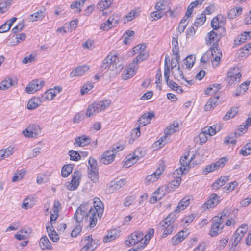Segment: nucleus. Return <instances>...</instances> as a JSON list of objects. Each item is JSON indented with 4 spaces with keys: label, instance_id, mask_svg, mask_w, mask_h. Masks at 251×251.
Returning <instances> with one entry per match:
<instances>
[{
    "label": "nucleus",
    "instance_id": "nucleus-52",
    "mask_svg": "<svg viewBox=\"0 0 251 251\" xmlns=\"http://www.w3.org/2000/svg\"><path fill=\"white\" fill-rule=\"evenodd\" d=\"M55 96L54 90L53 89H49L44 94L43 97L46 100H52Z\"/></svg>",
    "mask_w": 251,
    "mask_h": 251
},
{
    "label": "nucleus",
    "instance_id": "nucleus-19",
    "mask_svg": "<svg viewBox=\"0 0 251 251\" xmlns=\"http://www.w3.org/2000/svg\"><path fill=\"white\" fill-rule=\"evenodd\" d=\"M190 200V196L184 197L178 203V204L176 208L175 211L176 212H179L181 210H184L189 205Z\"/></svg>",
    "mask_w": 251,
    "mask_h": 251
},
{
    "label": "nucleus",
    "instance_id": "nucleus-18",
    "mask_svg": "<svg viewBox=\"0 0 251 251\" xmlns=\"http://www.w3.org/2000/svg\"><path fill=\"white\" fill-rule=\"evenodd\" d=\"M209 51L210 54H211L214 57V61L217 62L216 66H218L220 64L221 57L222 55L221 50L220 49H218L217 46H215L211 47V50Z\"/></svg>",
    "mask_w": 251,
    "mask_h": 251
},
{
    "label": "nucleus",
    "instance_id": "nucleus-49",
    "mask_svg": "<svg viewBox=\"0 0 251 251\" xmlns=\"http://www.w3.org/2000/svg\"><path fill=\"white\" fill-rule=\"evenodd\" d=\"M154 233V229L150 228L149 229L148 233L146 235H144V247L148 243L150 240L152 238Z\"/></svg>",
    "mask_w": 251,
    "mask_h": 251
},
{
    "label": "nucleus",
    "instance_id": "nucleus-32",
    "mask_svg": "<svg viewBox=\"0 0 251 251\" xmlns=\"http://www.w3.org/2000/svg\"><path fill=\"white\" fill-rule=\"evenodd\" d=\"M45 84V82L42 79L32 80V93L40 90Z\"/></svg>",
    "mask_w": 251,
    "mask_h": 251
},
{
    "label": "nucleus",
    "instance_id": "nucleus-6",
    "mask_svg": "<svg viewBox=\"0 0 251 251\" xmlns=\"http://www.w3.org/2000/svg\"><path fill=\"white\" fill-rule=\"evenodd\" d=\"M189 154L185 155L184 157H182L180 159V163L181 166L176 169L174 172L173 175H175L176 174L182 175L185 172H188L189 170L188 165H191V162L194 158V156L191 157L190 159H188Z\"/></svg>",
    "mask_w": 251,
    "mask_h": 251
},
{
    "label": "nucleus",
    "instance_id": "nucleus-24",
    "mask_svg": "<svg viewBox=\"0 0 251 251\" xmlns=\"http://www.w3.org/2000/svg\"><path fill=\"white\" fill-rule=\"evenodd\" d=\"M173 75L174 77V79L179 81L180 79H184L187 82H188L189 84H191L192 80L191 81H188L184 78V74L182 72V71L180 69V67L178 66V68L175 71L173 72Z\"/></svg>",
    "mask_w": 251,
    "mask_h": 251
},
{
    "label": "nucleus",
    "instance_id": "nucleus-16",
    "mask_svg": "<svg viewBox=\"0 0 251 251\" xmlns=\"http://www.w3.org/2000/svg\"><path fill=\"white\" fill-rule=\"evenodd\" d=\"M138 69V65L132 63L129 64L126 70V73L123 76V78L125 80L131 78L136 73Z\"/></svg>",
    "mask_w": 251,
    "mask_h": 251
},
{
    "label": "nucleus",
    "instance_id": "nucleus-7",
    "mask_svg": "<svg viewBox=\"0 0 251 251\" xmlns=\"http://www.w3.org/2000/svg\"><path fill=\"white\" fill-rule=\"evenodd\" d=\"M223 221L219 216H215L212 219V224L209 234L211 237L217 236L219 231L222 230L224 228V225H222Z\"/></svg>",
    "mask_w": 251,
    "mask_h": 251
},
{
    "label": "nucleus",
    "instance_id": "nucleus-25",
    "mask_svg": "<svg viewBox=\"0 0 251 251\" xmlns=\"http://www.w3.org/2000/svg\"><path fill=\"white\" fill-rule=\"evenodd\" d=\"M119 236V232L118 230L114 229L110 231L106 236L103 239V242L107 243L114 240Z\"/></svg>",
    "mask_w": 251,
    "mask_h": 251
},
{
    "label": "nucleus",
    "instance_id": "nucleus-27",
    "mask_svg": "<svg viewBox=\"0 0 251 251\" xmlns=\"http://www.w3.org/2000/svg\"><path fill=\"white\" fill-rule=\"evenodd\" d=\"M184 230L179 232L176 236L173 237L171 239V243L173 245H175L181 242L186 237L187 235H185Z\"/></svg>",
    "mask_w": 251,
    "mask_h": 251
},
{
    "label": "nucleus",
    "instance_id": "nucleus-47",
    "mask_svg": "<svg viewBox=\"0 0 251 251\" xmlns=\"http://www.w3.org/2000/svg\"><path fill=\"white\" fill-rule=\"evenodd\" d=\"M42 133V128L39 125L32 124V138L36 137Z\"/></svg>",
    "mask_w": 251,
    "mask_h": 251
},
{
    "label": "nucleus",
    "instance_id": "nucleus-1",
    "mask_svg": "<svg viewBox=\"0 0 251 251\" xmlns=\"http://www.w3.org/2000/svg\"><path fill=\"white\" fill-rule=\"evenodd\" d=\"M94 207H91L88 213L86 212L89 208L88 203L80 205L74 215V219L77 223H80L85 218L89 221L90 228L94 227L97 222V217H101L103 212V204L100 199L96 198L94 201Z\"/></svg>",
    "mask_w": 251,
    "mask_h": 251
},
{
    "label": "nucleus",
    "instance_id": "nucleus-4",
    "mask_svg": "<svg viewBox=\"0 0 251 251\" xmlns=\"http://www.w3.org/2000/svg\"><path fill=\"white\" fill-rule=\"evenodd\" d=\"M175 220V214L171 213L164 220L160 222L159 224V228L161 230L164 229L162 235L163 238H165L172 233L174 229L172 224Z\"/></svg>",
    "mask_w": 251,
    "mask_h": 251
},
{
    "label": "nucleus",
    "instance_id": "nucleus-30",
    "mask_svg": "<svg viewBox=\"0 0 251 251\" xmlns=\"http://www.w3.org/2000/svg\"><path fill=\"white\" fill-rule=\"evenodd\" d=\"M250 82L247 81L241 84L236 89V96H240L244 94L248 89V86Z\"/></svg>",
    "mask_w": 251,
    "mask_h": 251
},
{
    "label": "nucleus",
    "instance_id": "nucleus-5",
    "mask_svg": "<svg viewBox=\"0 0 251 251\" xmlns=\"http://www.w3.org/2000/svg\"><path fill=\"white\" fill-rule=\"evenodd\" d=\"M88 172L89 177L94 183L98 181L99 171L97 161L93 158H90L88 161Z\"/></svg>",
    "mask_w": 251,
    "mask_h": 251
},
{
    "label": "nucleus",
    "instance_id": "nucleus-26",
    "mask_svg": "<svg viewBox=\"0 0 251 251\" xmlns=\"http://www.w3.org/2000/svg\"><path fill=\"white\" fill-rule=\"evenodd\" d=\"M164 193L161 188H158L153 194L152 196L150 198V202L151 203H155L158 200H160L164 196Z\"/></svg>",
    "mask_w": 251,
    "mask_h": 251
},
{
    "label": "nucleus",
    "instance_id": "nucleus-10",
    "mask_svg": "<svg viewBox=\"0 0 251 251\" xmlns=\"http://www.w3.org/2000/svg\"><path fill=\"white\" fill-rule=\"evenodd\" d=\"M164 165H161L156 169L154 173L148 175L146 178V184H149L150 183H152L156 181L160 176V175L164 171Z\"/></svg>",
    "mask_w": 251,
    "mask_h": 251
},
{
    "label": "nucleus",
    "instance_id": "nucleus-50",
    "mask_svg": "<svg viewBox=\"0 0 251 251\" xmlns=\"http://www.w3.org/2000/svg\"><path fill=\"white\" fill-rule=\"evenodd\" d=\"M227 161L228 159L226 157H222L219 161L213 164L215 169L223 167Z\"/></svg>",
    "mask_w": 251,
    "mask_h": 251
},
{
    "label": "nucleus",
    "instance_id": "nucleus-17",
    "mask_svg": "<svg viewBox=\"0 0 251 251\" xmlns=\"http://www.w3.org/2000/svg\"><path fill=\"white\" fill-rule=\"evenodd\" d=\"M219 197L215 193L212 194L210 198L204 204V206L207 208L214 207L219 202Z\"/></svg>",
    "mask_w": 251,
    "mask_h": 251
},
{
    "label": "nucleus",
    "instance_id": "nucleus-14",
    "mask_svg": "<svg viewBox=\"0 0 251 251\" xmlns=\"http://www.w3.org/2000/svg\"><path fill=\"white\" fill-rule=\"evenodd\" d=\"M154 117V113L153 112L145 113L138 120L137 124L139 125V126H143L149 124Z\"/></svg>",
    "mask_w": 251,
    "mask_h": 251
},
{
    "label": "nucleus",
    "instance_id": "nucleus-57",
    "mask_svg": "<svg viewBox=\"0 0 251 251\" xmlns=\"http://www.w3.org/2000/svg\"><path fill=\"white\" fill-rule=\"evenodd\" d=\"M177 175L178 174H176L175 175H174L175 177H176V179H174L169 183V185L170 187L172 188L173 186H174L176 188L178 187V186L179 185L181 180V176H177Z\"/></svg>",
    "mask_w": 251,
    "mask_h": 251
},
{
    "label": "nucleus",
    "instance_id": "nucleus-3",
    "mask_svg": "<svg viewBox=\"0 0 251 251\" xmlns=\"http://www.w3.org/2000/svg\"><path fill=\"white\" fill-rule=\"evenodd\" d=\"M110 104L111 100L108 99L102 101L94 102L88 106L86 115L87 117H91L94 115L95 113H99L104 110L106 107H108Z\"/></svg>",
    "mask_w": 251,
    "mask_h": 251
},
{
    "label": "nucleus",
    "instance_id": "nucleus-12",
    "mask_svg": "<svg viewBox=\"0 0 251 251\" xmlns=\"http://www.w3.org/2000/svg\"><path fill=\"white\" fill-rule=\"evenodd\" d=\"M220 29L221 30L220 33H218L217 32L214 30L208 33V39H206L207 44H210L213 42L216 43L222 36L226 34V30L224 28H220Z\"/></svg>",
    "mask_w": 251,
    "mask_h": 251
},
{
    "label": "nucleus",
    "instance_id": "nucleus-43",
    "mask_svg": "<svg viewBox=\"0 0 251 251\" xmlns=\"http://www.w3.org/2000/svg\"><path fill=\"white\" fill-rule=\"evenodd\" d=\"M168 0H160L157 2L155 6V9L157 11H162L165 9V6L169 3Z\"/></svg>",
    "mask_w": 251,
    "mask_h": 251
},
{
    "label": "nucleus",
    "instance_id": "nucleus-44",
    "mask_svg": "<svg viewBox=\"0 0 251 251\" xmlns=\"http://www.w3.org/2000/svg\"><path fill=\"white\" fill-rule=\"evenodd\" d=\"M240 153L244 156H247L251 154V143L246 144L241 150Z\"/></svg>",
    "mask_w": 251,
    "mask_h": 251
},
{
    "label": "nucleus",
    "instance_id": "nucleus-54",
    "mask_svg": "<svg viewBox=\"0 0 251 251\" xmlns=\"http://www.w3.org/2000/svg\"><path fill=\"white\" fill-rule=\"evenodd\" d=\"M148 57V54L145 53H140L134 59L133 63L138 65V63L146 59Z\"/></svg>",
    "mask_w": 251,
    "mask_h": 251
},
{
    "label": "nucleus",
    "instance_id": "nucleus-60",
    "mask_svg": "<svg viewBox=\"0 0 251 251\" xmlns=\"http://www.w3.org/2000/svg\"><path fill=\"white\" fill-rule=\"evenodd\" d=\"M164 15V14L162 12L160 11H156L152 12L151 13V17L152 18H154L152 21H156L160 18H161Z\"/></svg>",
    "mask_w": 251,
    "mask_h": 251
},
{
    "label": "nucleus",
    "instance_id": "nucleus-58",
    "mask_svg": "<svg viewBox=\"0 0 251 251\" xmlns=\"http://www.w3.org/2000/svg\"><path fill=\"white\" fill-rule=\"evenodd\" d=\"M85 241H87V244L85 245L89 251H93L95 247H94L93 243L95 244L93 239L90 238V236H86L84 238Z\"/></svg>",
    "mask_w": 251,
    "mask_h": 251
},
{
    "label": "nucleus",
    "instance_id": "nucleus-15",
    "mask_svg": "<svg viewBox=\"0 0 251 251\" xmlns=\"http://www.w3.org/2000/svg\"><path fill=\"white\" fill-rule=\"evenodd\" d=\"M114 158L115 153H111L110 150H108L102 154L100 162L105 164H109L114 161Z\"/></svg>",
    "mask_w": 251,
    "mask_h": 251
},
{
    "label": "nucleus",
    "instance_id": "nucleus-39",
    "mask_svg": "<svg viewBox=\"0 0 251 251\" xmlns=\"http://www.w3.org/2000/svg\"><path fill=\"white\" fill-rule=\"evenodd\" d=\"M73 171V167L71 165H65L61 171V175L63 177H67Z\"/></svg>",
    "mask_w": 251,
    "mask_h": 251
},
{
    "label": "nucleus",
    "instance_id": "nucleus-42",
    "mask_svg": "<svg viewBox=\"0 0 251 251\" xmlns=\"http://www.w3.org/2000/svg\"><path fill=\"white\" fill-rule=\"evenodd\" d=\"M146 154V150L144 148H137L133 153L134 156L138 160L144 157Z\"/></svg>",
    "mask_w": 251,
    "mask_h": 251
},
{
    "label": "nucleus",
    "instance_id": "nucleus-11",
    "mask_svg": "<svg viewBox=\"0 0 251 251\" xmlns=\"http://www.w3.org/2000/svg\"><path fill=\"white\" fill-rule=\"evenodd\" d=\"M241 76V74L238 72V69L234 67L228 72L226 80L229 84H232L237 79L239 81Z\"/></svg>",
    "mask_w": 251,
    "mask_h": 251
},
{
    "label": "nucleus",
    "instance_id": "nucleus-48",
    "mask_svg": "<svg viewBox=\"0 0 251 251\" xmlns=\"http://www.w3.org/2000/svg\"><path fill=\"white\" fill-rule=\"evenodd\" d=\"M206 18L205 14H204V13H201L200 17L196 19L194 24V25L197 27L202 25L205 22Z\"/></svg>",
    "mask_w": 251,
    "mask_h": 251
},
{
    "label": "nucleus",
    "instance_id": "nucleus-46",
    "mask_svg": "<svg viewBox=\"0 0 251 251\" xmlns=\"http://www.w3.org/2000/svg\"><path fill=\"white\" fill-rule=\"evenodd\" d=\"M238 186V183L234 181L228 183L223 189L224 192H228L233 191Z\"/></svg>",
    "mask_w": 251,
    "mask_h": 251
},
{
    "label": "nucleus",
    "instance_id": "nucleus-2",
    "mask_svg": "<svg viewBox=\"0 0 251 251\" xmlns=\"http://www.w3.org/2000/svg\"><path fill=\"white\" fill-rule=\"evenodd\" d=\"M108 67V70L113 72L112 75H115L121 72L123 66L117 55H109L103 60L100 69L103 71Z\"/></svg>",
    "mask_w": 251,
    "mask_h": 251
},
{
    "label": "nucleus",
    "instance_id": "nucleus-36",
    "mask_svg": "<svg viewBox=\"0 0 251 251\" xmlns=\"http://www.w3.org/2000/svg\"><path fill=\"white\" fill-rule=\"evenodd\" d=\"M242 11V8L239 7L237 8H232L231 9L227 14V17L230 19H233L235 18L238 14H241Z\"/></svg>",
    "mask_w": 251,
    "mask_h": 251
},
{
    "label": "nucleus",
    "instance_id": "nucleus-22",
    "mask_svg": "<svg viewBox=\"0 0 251 251\" xmlns=\"http://www.w3.org/2000/svg\"><path fill=\"white\" fill-rule=\"evenodd\" d=\"M90 142L91 139L88 137L82 135L75 139L74 145L79 147H84L89 144Z\"/></svg>",
    "mask_w": 251,
    "mask_h": 251
},
{
    "label": "nucleus",
    "instance_id": "nucleus-31",
    "mask_svg": "<svg viewBox=\"0 0 251 251\" xmlns=\"http://www.w3.org/2000/svg\"><path fill=\"white\" fill-rule=\"evenodd\" d=\"M251 33L250 32H244L238 38L237 40H235V45H239L241 43H244L247 39H250L251 37Z\"/></svg>",
    "mask_w": 251,
    "mask_h": 251
},
{
    "label": "nucleus",
    "instance_id": "nucleus-41",
    "mask_svg": "<svg viewBox=\"0 0 251 251\" xmlns=\"http://www.w3.org/2000/svg\"><path fill=\"white\" fill-rule=\"evenodd\" d=\"M243 237V236L240 235V234H239V230H236L235 233L233 234L232 238V240H234V242L232 244V246L231 249L232 248H235L237 246L238 243L241 241Z\"/></svg>",
    "mask_w": 251,
    "mask_h": 251
},
{
    "label": "nucleus",
    "instance_id": "nucleus-45",
    "mask_svg": "<svg viewBox=\"0 0 251 251\" xmlns=\"http://www.w3.org/2000/svg\"><path fill=\"white\" fill-rule=\"evenodd\" d=\"M128 158L124 163V166L126 168L130 167L132 165L136 163L138 160V159L134 156H131V155H128Z\"/></svg>",
    "mask_w": 251,
    "mask_h": 251
},
{
    "label": "nucleus",
    "instance_id": "nucleus-62",
    "mask_svg": "<svg viewBox=\"0 0 251 251\" xmlns=\"http://www.w3.org/2000/svg\"><path fill=\"white\" fill-rule=\"evenodd\" d=\"M124 148V146L121 145L120 143H117L116 144L113 145L110 150L111 151V153H114V152H118L122 150Z\"/></svg>",
    "mask_w": 251,
    "mask_h": 251
},
{
    "label": "nucleus",
    "instance_id": "nucleus-34",
    "mask_svg": "<svg viewBox=\"0 0 251 251\" xmlns=\"http://www.w3.org/2000/svg\"><path fill=\"white\" fill-rule=\"evenodd\" d=\"M178 127V123H174L172 125H169L164 131V133L167 136L173 134L177 130Z\"/></svg>",
    "mask_w": 251,
    "mask_h": 251
},
{
    "label": "nucleus",
    "instance_id": "nucleus-56",
    "mask_svg": "<svg viewBox=\"0 0 251 251\" xmlns=\"http://www.w3.org/2000/svg\"><path fill=\"white\" fill-rule=\"evenodd\" d=\"M237 135V133L236 132H235L233 133H231L229 136H226L225 138V140L224 141V143L225 144H229V143L235 144V143L236 142V140H235V139L231 140V139H233L234 136H236Z\"/></svg>",
    "mask_w": 251,
    "mask_h": 251
},
{
    "label": "nucleus",
    "instance_id": "nucleus-40",
    "mask_svg": "<svg viewBox=\"0 0 251 251\" xmlns=\"http://www.w3.org/2000/svg\"><path fill=\"white\" fill-rule=\"evenodd\" d=\"M13 85V81L10 78L5 79L0 84V89L6 90Z\"/></svg>",
    "mask_w": 251,
    "mask_h": 251
},
{
    "label": "nucleus",
    "instance_id": "nucleus-21",
    "mask_svg": "<svg viewBox=\"0 0 251 251\" xmlns=\"http://www.w3.org/2000/svg\"><path fill=\"white\" fill-rule=\"evenodd\" d=\"M89 69V67L87 65H83L77 67L73 70L70 73L71 77L80 76L83 75Z\"/></svg>",
    "mask_w": 251,
    "mask_h": 251
},
{
    "label": "nucleus",
    "instance_id": "nucleus-23",
    "mask_svg": "<svg viewBox=\"0 0 251 251\" xmlns=\"http://www.w3.org/2000/svg\"><path fill=\"white\" fill-rule=\"evenodd\" d=\"M229 180V176H221L214 183L212 184L213 189H218Z\"/></svg>",
    "mask_w": 251,
    "mask_h": 251
},
{
    "label": "nucleus",
    "instance_id": "nucleus-20",
    "mask_svg": "<svg viewBox=\"0 0 251 251\" xmlns=\"http://www.w3.org/2000/svg\"><path fill=\"white\" fill-rule=\"evenodd\" d=\"M178 35L176 34L175 36L172 38V52L173 53V55L175 56V57L179 58L180 57L179 54V48L178 47Z\"/></svg>",
    "mask_w": 251,
    "mask_h": 251
},
{
    "label": "nucleus",
    "instance_id": "nucleus-35",
    "mask_svg": "<svg viewBox=\"0 0 251 251\" xmlns=\"http://www.w3.org/2000/svg\"><path fill=\"white\" fill-rule=\"evenodd\" d=\"M238 112V108L233 107L229 110L225 115L223 119L224 120H228L234 117Z\"/></svg>",
    "mask_w": 251,
    "mask_h": 251
},
{
    "label": "nucleus",
    "instance_id": "nucleus-63",
    "mask_svg": "<svg viewBox=\"0 0 251 251\" xmlns=\"http://www.w3.org/2000/svg\"><path fill=\"white\" fill-rule=\"evenodd\" d=\"M135 11L134 10L131 11L128 13L124 19V23H126V22L131 21L135 17Z\"/></svg>",
    "mask_w": 251,
    "mask_h": 251
},
{
    "label": "nucleus",
    "instance_id": "nucleus-59",
    "mask_svg": "<svg viewBox=\"0 0 251 251\" xmlns=\"http://www.w3.org/2000/svg\"><path fill=\"white\" fill-rule=\"evenodd\" d=\"M44 17L43 12L42 10L38 11L32 14V22L41 20Z\"/></svg>",
    "mask_w": 251,
    "mask_h": 251
},
{
    "label": "nucleus",
    "instance_id": "nucleus-28",
    "mask_svg": "<svg viewBox=\"0 0 251 251\" xmlns=\"http://www.w3.org/2000/svg\"><path fill=\"white\" fill-rule=\"evenodd\" d=\"M39 245L43 250H50L52 249L51 243L47 236H44L41 238Z\"/></svg>",
    "mask_w": 251,
    "mask_h": 251
},
{
    "label": "nucleus",
    "instance_id": "nucleus-38",
    "mask_svg": "<svg viewBox=\"0 0 251 251\" xmlns=\"http://www.w3.org/2000/svg\"><path fill=\"white\" fill-rule=\"evenodd\" d=\"M25 174V171L24 170L17 171L14 175L12 178V182H17L22 179Z\"/></svg>",
    "mask_w": 251,
    "mask_h": 251
},
{
    "label": "nucleus",
    "instance_id": "nucleus-53",
    "mask_svg": "<svg viewBox=\"0 0 251 251\" xmlns=\"http://www.w3.org/2000/svg\"><path fill=\"white\" fill-rule=\"evenodd\" d=\"M195 57L192 55L188 56L185 59V64L187 68H191L194 64Z\"/></svg>",
    "mask_w": 251,
    "mask_h": 251
},
{
    "label": "nucleus",
    "instance_id": "nucleus-13",
    "mask_svg": "<svg viewBox=\"0 0 251 251\" xmlns=\"http://www.w3.org/2000/svg\"><path fill=\"white\" fill-rule=\"evenodd\" d=\"M126 183V180L125 179H121L119 180H115L111 181L107 188L109 193H112L115 191L120 189Z\"/></svg>",
    "mask_w": 251,
    "mask_h": 251
},
{
    "label": "nucleus",
    "instance_id": "nucleus-33",
    "mask_svg": "<svg viewBox=\"0 0 251 251\" xmlns=\"http://www.w3.org/2000/svg\"><path fill=\"white\" fill-rule=\"evenodd\" d=\"M203 129L204 130L205 133H207L208 135L212 136L215 135L217 132L220 129V126L213 125L210 127H205Z\"/></svg>",
    "mask_w": 251,
    "mask_h": 251
},
{
    "label": "nucleus",
    "instance_id": "nucleus-64",
    "mask_svg": "<svg viewBox=\"0 0 251 251\" xmlns=\"http://www.w3.org/2000/svg\"><path fill=\"white\" fill-rule=\"evenodd\" d=\"M42 100L38 97L32 98V109H36L41 105Z\"/></svg>",
    "mask_w": 251,
    "mask_h": 251
},
{
    "label": "nucleus",
    "instance_id": "nucleus-55",
    "mask_svg": "<svg viewBox=\"0 0 251 251\" xmlns=\"http://www.w3.org/2000/svg\"><path fill=\"white\" fill-rule=\"evenodd\" d=\"M206 134L207 133H205L204 130L202 129L201 132L199 134L198 137L195 138V140H197V141H198V140L199 139L200 144L204 143L207 140Z\"/></svg>",
    "mask_w": 251,
    "mask_h": 251
},
{
    "label": "nucleus",
    "instance_id": "nucleus-9",
    "mask_svg": "<svg viewBox=\"0 0 251 251\" xmlns=\"http://www.w3.org/2000/svg\"><path fill=\"white\" fill-rule=\"evenodd\" d=\"M72 180L67 186V189L70 191H74L78 187L81 174L79 171H75L72 175Z\"/></svg>",
    "mask_w": 251,
    "mask_h": 251
},
{
    "label": "nucleus",
    "instance_id": "nucleus-61",
    "mask_svg": "<svg viewBox=\"0 0 251 251\" xmlns=\"http://www.w3.org/2000/svg\"><path fill=\"white\" fill-rule=\"evenodd\" d=\"M43 147V145L41 142H38L37 144V146L32 149V156L36 157L40 153L41 149Z\"/></svg>",
    "mask_w": 251,
    "mask_h": 251
},
{
    "label": "nucleus",
    "instance_id": "nucleus-51",
    "mask_svg": "<svg viewBox=\"0 0 251 251\" xmlns=\"http://www.w3.org/2000/svg\"><path fill=\"white\" fill-rule=\"evenodd\" d=\"M68 154L69 156H70V159L71 160L77 161H78L80 158V155L79 154V153L75 151L74 150H70Z\"/></svg>",
    "mask_w": 251,
    "mask_h": 251
},
{
    "label": "nucleus",
    "instance_id": "nucleus-29",
    "mask_svg": "<svg viewBox=\"0 0 251 251\" xmlns=\"http://www.w3.org/2000/svg\"><path fill=\"white\" fill-rule=\"evenodd\" d=\"M218 99L219 97L217 96L209 99L204 106V110L208 111L213 109L217 105V102Z\"/></svg>",
    "mask_w": 251,
    "mask_h": 251
},
{
    "label": "nucleus",
    "instance_id": "nucleus-8",
    "mask_svg": "<svg viewBox=\"0 0 251 251\" xmlns=\"http://www.w3.org/2000/svg\"><path fill=\"white\" fill-rule=\"evenodd\" d=\"M144 239V234L141 231H135L129 235L126 241V244L128 246L135 245L142 242Z\"/></svg>",
    "mask_w": 251,
    "mask_h": 251
},
{
    "label": "nucleus",
    "instance_id": "nucleus-37",
    "mask_svg": "<svg viewBox=\"0 0 251 251\" xmlns=\"http://www.w3.org/2000/svg\"><path fill=\"white\" fill-rule=\"evenodd\" d=\"M13 153V148L9 147L6 149L0 150V161L9 156Z\"/></svg>",
    "mask_w": 251,
    "mask_h": 251
}]
</instances>
